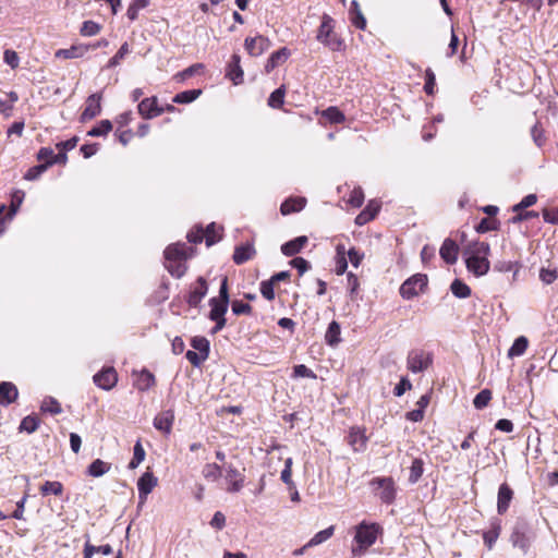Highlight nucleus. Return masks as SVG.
Wrapping results in <instances>:
<instances>
[{"instance_id":"obj_1","label":"nucleus","mask_w":558,"mask_h":558,"mask_svg":"<svg viewBox=\"0 0 558 558\" xmlns=\"http://www.w3.org/2000/svg\"><path fill=\"white\" fill-rule=\"evenodd\" d=\"M489 254L490 246L487 242L469 243L463 250L466 269L476 277L486 275L490 268Z\"/></svg>"},{"instance_id":"obj_2","label":"nucleus","mask_w":558,"mask_h":558,"mask_svg":"<svg viewBox=\"0 0 558 558\" xmlns=\"http://www.w3.org/2000/svg\"><path fill=\"white\" fill-rule=\"evenodd\" d=\"M383 529L378 523L362 521L355 526L354 545L352 546L353 557L364 555L373 546Z\"/></svg>"},{"instance_id":"obj_3","label":"nucleus","mask_w":558,"mask_h":558,"mask_svg":"<svg viewBox=\"0 0 558 558\" xmlns=\"http://www.w3.org/2000/svg\"><path fill=\"white\" fill-rule=\"evenodd\" d=\"M229 305V292H228V278L223 277L221 280L219 296L211 298L209 300V319L215 322V326L211 329V333H217L226 327V313L228 311Z\"/></svg>"},{"instance_id":"obj_4","label":"nucleus","mask_w":558,"mask_h":558,"mask_svg":"<svg viewBox=\"0 0 558 558\" xmlns=\"http://www.w3.org/2000/svg\"><path fill=\"white\" fill-rule=\"evenodd\" d=\"M189 251H192L191 247L185 244H172L169 245L165 251V266L168 271L177 277L181 278L186 271L185 260L189 257Z\"/></svg>"},{"instance_id":"obj_5","label":"nucleus","mask_w":558,"mask_h":558,"mask_svg":"<svg viewBox=\"0 0 558 558\" xmlns=\"http://www.w3.org/2000/svg\"><path fill=\"white\" fill-rule=\"evenodd\" d=\"M371 485L379 490L377 495L384 504L391 505L395 501L397 488L392 477H376Z\"/></svg>"},{"instance_id":"obj_6","label":"nucleus","mask_w":558,"mask_h":558,"mask_svg":"<svg viewBox=\"0 0 558 558\" xmlns=\"http://www.w3.org/2000/svg\"><path fill=\"white\" fill-rule=\"evenodd\" d=\"M433 363V355L423 350H412L407 357L408 369L412 373L426 371Z\"/></svg>"},{"instance_id":"obj_7","label":"nucleus","mask_w":558,"mask_h":558,"mask_svg":"<svg viewBox=\"0 0 558 558\" xmlns=\"http://www.w3.org/2000/svg\"><path fill=\"white\" fill-rule=\"evenodd\" d=\"M533 538L534 534L525 523H518L510 537L512 545L521 549L523 554L527 553Z\"/></svg>"},{"instance_id":"obj_8","label":"nucleus","mask_w":558,"mask_h":558,"mask_svg":"<svg viewBox=\"0 0 558 558\" xmlns=\"http://www.w3.org/2000/svg\"><path fill=\"white\" fill-rule=\"evenodd\" d=\"M427 284V277L425 275H415L405 280L400 287V294L403 299L410 300L416 296L423 288Z\"/></svg>"},{"instance_id":"obj_9","label":"nucleus","mask_w":558,"mask_h":558,"mask_svg":"<svg viewBox=\"0 0 558 558\" xmlns=\"http://www.w3.org/2000/svg\"><path fill=\"white\" fill-rule=\"evenodd\" d=\"M332 19L328 15H324L322 24L318 29L317 39L329 46L332 50H339L341 47V41L338 39H329L332 33Z\"/></svg>"},{"instance_id":"obj_10","label":"nucleus","mask_w":558,"mask_h":558,"mask_svg":"<svg viewBox=\"0 0 558 558\" xmlns=\"http://www.w3.org/2000/svg\"><path fill=\"white\" fill-rule=\"evenodd\" d=\"M158 478L151 472H145L137 481L138 498L141 507L146 502L147 496L157 486Z\"/></svg>"},{"instance_id":"obj_11","label":"nucleus","mask_w":558,"mask_h":558,"mask_svg":"<svg viewBox=\"0 0 558 558\" xmlns=\"http://www.w3.org/2000/svg\"><path fill=\"white\" fill-rule=\"evenodd\" d=\"M271 46V43L268 38L257 35L255 37H247L244 40V48L247 53L252 57L262 56L265 51H267Z\"/></svg>"},{"instance_id":"obj_12","label":"nucleus","mask_w":558,"mask_h":558,"mask_svg":"<svg viewBox=\"0 0 558 558\" xmlns=\"http://www.w3.org/2000/svg\"><path fill=\"white\" fill-rule=\"evenodd\" d=\"M93 380L99 388L104 390H110L116 386L118 381V375L113 367H106L95 374Z\"/></svg>"},{"instance_id":"obj_13","label":"nucleus","mask_w":558,"mask_h":558,"mask_svg":"<svg viewBox=\"0 0 558 558\" xmlns=\"http://www.w3.org/2000/svg\"><path fill=\"white\" fill-rule=\"evenodd\" d=\"M101 94L96 93L86 99L85 109L81 114V121L85 122L97 117L101 111Z\"/></svg>"},{"instance_id":"obj_14","label":"nucleus","mask_w":558,"mask_h":558,"mask_svg":"<svg viewBox=\"0 0 558 558\" xmlns=\"http://www.w3.org/2000/svg\"><path fill=\"white\" fill-rule=\"evenodd\" d=\"M225 471V478L229 483L227 490L230 493L240 492L244 484V476L232 464L226 465Z\"/></svg>"},{"instance_id":"obj_15","label":"nucleus","mask_w":558,"mask_h":558,"mask_svg":"<svg viewBox=\"0 0 558 558\" xmlns=\"http://www.w3.org/2000/svg\"><path fill=\"white\" fill-rule=\"evenodd\" d=\"M348 444L355 452L364 451L367 444L365 429L361 427H351L348 435Z\"/></svg>"},{"instance_id":"obj_16","label":"nucleus","mask_w":558,"mask_h":558,"mask_svg":"<svg viewBox=\"0 0 558 558\" xmlns=\"http://www.w3.org/2000/svg\"><path fill=\"white\" fill-rule=\"evenodd\" d=\"M440 257L449 265H453L458 260L459 246L450 238L445 239L439 250Z\"/></svg>"},{"instance_id":"obj_17","label":"nucleus","mask_w":558,"mask_h":558,"mask_svg":"<svg viewBox=\"0 0 558 558\" xmlns=\"http://www.w3.org/2000/svg\"><path fill=\"white\" fill-rule=\"evenodd\" d=\"M137 109L138 113L145 119H151L162 113V109L158 108L155 97L143 99Z\"/></svg>"},{"instance_id":"obj_18","label":"nucleus","mask_w":558,"mask_h":558,"mask_svg":"<svg viewBox=\"0 0 558 558\" xmlns=\"http://www.w3.org/2000/svg\"><path fill=\"white\" fill-rule=\"evenodd\" d=\"M174 422V412L172 410H166L160 412L154 418V427L165 434H170Z\"/></svg>"},{"instance_id":"obj_19","label":"nucleus","mask_w":558,"mask_h":558,"mask_svg":"<svg viewBox=\"0 0 558 558\" xmlns=\"http://www.w3.org/2000/svg\"><path fill=\"white\" fill-rule=\"evenodd\" d=\"M207 283L203 277H199L196 281L195 287L192 289L187 296V303L192 307L198 306L204 296L207 294Z\"/></svg>"},{"instance_id":"obj_20","label":"nucleus","mask_w":558,"mask_h":558,"mask_svg":"<svg viewBox=\"0 0 558 558\" xmlns=\"http://www.w3.org/2000/svg\"><path fill=\"white\" fill-rule=\"evenodd\" d=\"M87 45H73L66 49H59L54 52L57 59H77L82 58L88 50Z\"/></svg>"},{"instance_id":"obj_21","label":"nucleus","mask_w":558,"mask_h":558,"mask_svg":"<svg viewBox=\"0 0 558 558\" xmlns=\"http://www.w3.org/2000/svg\"><path fill=\"white\" fill-rule=\"evenodd\" d=\"M19 391L14 384L10 381L0 383V404L9 405L17 399Z\"/></svg>"},{"instance_id":"obj_22","label":"nucleus","mask_w":558,"mask_h":558,"mask_svg":"<svg viewBox=\"0 0 558 558\" xmlns=\"http://www.w3.org/2000/svg\"><path fill=\"white\" fill-rule=\"evenodd\" d=\"M241 58L239 54L234 53L231 57V61L228 65L227 76L235 84H241L243 82V70L240 65Z\"/></svg>"},{"instance_id":"obj_23","label":"nucleus","mask_w":558,"mask_h":558,"mask_svg":"<svg viewBox=\"0 0 558 558\" xmlns=\"http://www.w3.org/2000/svg\"><path fill=\"white\" fill-rule=\"evenodd\" d=\"M513 497V492L508 484L504 483L498 489L497 510L499 514H504L510 505Z\"/></svg>"},{"instance_id":"obj_24","label":"nucleus","mask_w":558,"mask_h":558,"mask_svg":"<svg viewBox=\"0 0 558 558\" xmlns=\"http://www.w3.org/2000/svg\"><path fill=\"white\" fill-rule=\"evenodd\" d=\"M289 56H290V51L286 47L280 48L279 50L272 52L265 64L266 73H270L278 65L286 62L288 60Z\"/></svg>"},{"instance_id":"obj_25","label":"nucleus","mask_w":558,"mask_h":558,"mask_svg":"<svg viewBox=\"0 0 558 558\" xmlns=\"http://www.w3.org/2000/svg\"><path fill=\"white\" fill-rule=\"evenodd\" d=\"M308 239L305 235L298 236L291 241L286 242L281 246V252L286 256H293L301 252V250L307 244Z\"/></svg>"},{"instance_id":"obj_26","label":"nucleus","mask_w":558,"mask_h":558,"mask_svg":"<svg viewBox=\"0 0 558 558\" xmlns=\"http://www.w3.org/2000/svg\"><path fill=\"white\" fill-rule=\"evenodd\" d=\"M306 204V199L304 197H291L286 199L281 206L280 211L282 215H290L292 213H298L304 208Z\"/></svg>"},{"instance_id":"obj_27","label":"nucleus","mask_w":558,"mask_h":558,"mask_svg":"<svg viewBox=\"0 0 558 558\" xmlns=\"http://www.w3.org/2000/svg\"><path fill=\"white\" fill-rule=\"evenodd\" d=\"M255 254V248L252 244L240 245L235 247L233 253V262L236 265L244 264L251 259Z\"/></svg>"},{"instance_id":"obj_28","label":"nucleus","mask_w":558,"mask_h":558,"mask_svg":"<svg viewBox=\"0 0 558 558\" xmlns=\"http://www.w3.org/2000/svg\"><path fill=\"white\" fill-rule=\"evenodd\" d=\"M340 333H341L340 325L336 320H332L329 324L326 335H325L326 342L331 347L337 345L341 341Z\"/></svg>"},{"instance_id":"obj_29","label":"nucleus","mask_w":558,"mask_h":558,"mask_svg":"<svg viewBox=\"0 0 558 558\" xmlns=\"http://www.w3.org/2000/svg\"><path fill=\"white\" fill-rule=\"evenodd\" d=\"M350 15H351V22L355 27H357L360 29L365 28L366 20L364 17V15L362 14V12L360 10L359 2L356 0H353L351 2Z\"/></svg>"},{"instance_id":"obj_30","label":"nucleus","mask_w":558,"mask_h":558,"mask_svg":"<svg viewBox=\"0 0 558 558\" xmlns=\"http://www.w3.org/2000/svg\"><path fill=\"white\" fill-rule=\"evenodd\" d=\"M110 468V463L96 459L89 464L87 473L93 477H99L109 472Z\"/></svg>"},{"instance_id":"obj_31","label":"nucleus","mask_w":558,"mask_h":558,"mask_svg":"<svg viewBox=\"0 0 558 558\" xmlns=\"http://www.w3.org/2000/svg\"><path fill=\"white\" fill-rule=\"evenodd\" d=\"M222 468L216 463H206L202 469V475L205 480L215 482L220 478Z\"/></svg>"},{"instance_id":"obj_32","label":"nucleus","mask_w":558,"mask_h":558,"mask_svg":"<svg viewBox=\"0 0 558 558\" xmlns=\"http://www.w3.org/2000/svg\"><path fill=\"white\" fill-rule=\"evenodd\" d=\"M40 410L52 415L62 413L61 404L53 397H46L41 402Z\"/></svg>"},{"instance_id":"obj_33","label":"nucleus","mask_w":558,"mask_h":558,"mask_svg":"<svg viewBox=\"0 0 558 558\" xmlns=\"http://www.w3.org/2000/svg\"><path fill=\"white\" fill-rule=\"evenodd\" d=\"M112 551V547L108 544L94 546L87 542L84 546V558H92L94 554L110 555Z\"/></svg>"},{"instance_id":"obj_34","label":"nucleus","mask_w":558,"mask_h":558,"mask_svg":"<svg viewBox=\"0 0 558 558\" xmlns=\"http://www.w3.org/2000/svg\"><path fill=\"white\" fill-rule=\"evenodd\" d=\"M450 290L452 294L459 299H465L471 295L470 287L459 279L452 281Z\"/></svg>"},{"instance_id":"obj_35","label":"nucleus","mask_w":558,"mask_h":558,"mask_svg":"<svg viewBox=\"0 0 558 558\" xmlns=\"http://www.w3.org/2000/svg\"><path fill=\"white\" fill-rule=\"evenodd\" d=\"M527 345H529V341H527V339L524 336L518 337L514 340V342L511 345V348L509 349L508 356L512 357V356H520V355H522L526 351Z\"/></svg>"},{"instance_id":"obj_36","label":"nucleus","mask_w":558,"mask_h":558,"mask_svg":"<svg viewBox=\"0 0 558 558\" xmlns=\"http://www.w3.org/2000/svg\"><path fill=\"white\" fill-rule=\"evenodd\" d=\"M202 94L201 89H189L177 94L173 98V102L177 104H190L198 98Z\"/></svg>"},{"instance_id":"obj_37","label":"nucleus","mask_w":558,"mask_h":558,"mask_svg":"<svg viewBox=\"0 0 558 558\" xmlns=\"http://www.w3.org/2000/svg\"><path fill=\"white\" fill-rule=\"evenodd\" d=\"M333 532H335L333 525H331L323 531H319L307 542V546L314 547V546H317V545L326 542L333 535Z\"/></svg>"},{"instance_id":"obj_38","label":"nucleus","mask_w":558,"mask_h":558,"mask_svg":"<svg viewBox=\"0 0 558 558\" xmlns=\"http://www.w3.org/2000/svg\"><path fill=\"white\" fill-rule=\"evenodd\" d=\"M145 450L140 440L136 441L133 449V458L129 463V469H136L145 459Z\"/></svg>"},{"instance_id":"obj_39","label":"nucleus","mask_w":558,"mask_h":558,"mask_svg":"<svg viewBox=\"0 0 558 558\" xmlns=\"http://www.w3.org/2000/svg\"><path fill=\"white\" fill-rule=\"evenodd\" d=\"M136 385L142 391L148 390L155 385V376L150 372L144 369L141 372Z\"/></svg>"},{"instance_id":"obj_40","label":"nucleus","mask_w":558,"mask_h":558,"mask_svg":"<svg viewBox=\"0 0 558 558\" xmlns=\"http://www.w3.org/2000/svg\"><path fill=\"white\" fill-rule=\"evenodd\" d=\"M191 345L199 354H203L205 356L209 355L210 343L207 338L199 336L194 337L191 341Z\"/></svg>"},{"instance_id":"obj_41","label":"nucleus","mask_w":558,"mask_h":558,"mask_svg":"<svg viewBox=\"0 0 558 558\" xmlns=\"http://www.w3.org/2000/svg\"><path fill=\"white\" fill-rule=\"evenodd\" d=\"M424 463L422 461V459H414L412 461V465L410 468V475H409V482L411 484H415L418 482V480L421 478L422 474H423V471H424Z\"/></svg>"},{"instance_id":"obj_42","label":"nucleus","mask_w":558,"mask_h":558,"mask_svg":"<svg viewBox=\"0 0 558 558\" xmlns=\"http://www.w3.org/2000/svg\"><path fill=\"white\" fill-rule=\"evenodd\" d=\"M62 490H63V486L58 481H52V482L47 481L40 487V492L44 496L49 495V494L59 496L62 494Z\"/></svg>"},{"instance_id":"obj_43","label":"nucleus","mask_w":558,"mask_h":558,"mask_svg":"<svg viewBox=\"0 0 558 558\" xmlns=\"http://www.w3.org/2000/svg\"><path fill=\"white\" fill-rule=\"evenodd\" d=\"M323 117L330 123L338 124L344 121V114L337 107H329L323 112Z\"/></svg>"},{"instance_id":"obj_44","label":"nucleus","mask_w":558,"mask_h":558,"mask_svg":"<svg viewBox=\"0 0 558 558\" xmlns=\"http://www.w3.org/2000/svg\"><path fill=\"white\" fill-rule=\"evenodd\" d=\"M492 400V391L489 389L481 390L474 398L473 404L477 410H482L488 405Z\"/></svg>"},{"instance_id":"obj_45","label":"nucleus","mask_w":558,"mask_h":558,"mask_svg":"<svg viewBox=\"0 0 558 558\" xmlns=\"http://www.w3.org/2000/svg\"><path fill=\"white\" fill-rule=\"evenodd\" d=\"M284 95H286V89L283 86L275 89L268 98V105L271 108H276V109L280 108L284 102Z\"/></svg>"},{"instance_id":"obj_46","label":"nucleus","mask_w":558,"mask_h":558,"mask_svg":"<svg viewBox=\"0 0 558 558\" xmlns=\"http://www.w3.org/2000/svg\"><path fill=\"white\" fill-rule=\"evenodd\" d=\"M520 267L521 266L518 262L511 260H498L494 265V269L498 272H508L514 270V276L518 274Z\"/></svg>"},{"instance_id":"obj_47","label":"nucleus","mask_w":558,"mask_h":558,"mask_svg":"<svg viewBox=\"0 0 558 558\" xmlns=\"http://www.w3.org/2000/svg\"><path fill=\"white\" fill-rule=\"evenodd\" d=\"M205 241L207 246H211L220 240V234L215 222H211L204 229Z\"/></svg>"},{"instance_id":"obj_48","label":"nucleus","mask_w":558,"mask_h":558,"mask_svg":"<svg viewBox=\"0 0 558 558\" xmlns=\"http://www.w3.org/2000/svg\"><path fill=\"white\" fill-rule=\"evenodd\" d=\"M39 426V420L36 416H25L21 424H20V430L21 432H27L28 434L34 433Z\"/></svg>"},{"instance_id":"obj_49","label":"nucleus","mask_w":558,"mask_h":558,"mask_svg":"<svg viewBox=\"0 0 558 558\" xmlns=\"http://www.w3.org/2000/svg\"><path fill=\"white\" fill-rule=\"evenodd\" d=\"M112 130V124L109 120H102L99 125L90 129L87 132L88 136H104Z\"/></svg>"},{"instance_id":"obj_50","label":"nucleus","mask_w":558,"mask_h":558,"mask_svg":"<svg viewBox=\"0 0 558 558\" xmlns=\"http://www.w3.org/2000/svg\"><path fill=\"white\" fill-rule=\"evenodd\" d=\"M130 53V47L128 43H124L118 52L108 61L107 68H114L120 64L121 60Z\"/></svg>"},{"instance_id":"obj_51","label":"nucleus","mask_w":558,"mask_h":558,"mask_svg":"<svg viewBox=\"0 0 558 558\" xmlns=\"http://www.w3.org/2000/svg\"><path fill=\"white\" fill-rule=\"evenodd\" d=\"M100 25L94 21H85L80 29L83 36H95L100 32Z\"/></svg>"},{"instance_id":"obj_52","label":"nucleus","mask_w":558,"mask_h":558,"mask_svg":"<svg viewBox=\"0 0 558 558\" xmlns=\"http://www.w3.org/2000/svg\"><path fill=\"white\" fill-rule=\"evenodd\" d=\"M436 85V76L432 69H426L425 71V85L424 92L427 95H434Z\"/></svg>"},{"instance_id":"obj_53","label":"nucleus","mask_w":558,"mask_h":558,"mask_svg":"<svg viewBox=\"0 0 558 558\" xmlns=\"http://www.w3.org/2000/svg\"><path fill=\"white\" fill-rule=\"evenodd\" d=\"M379 208H380V205H375L374 206V211H361L356 218H355V222L360 226L362 225H365L367 223L368 221H371L372 219L375 218V216L377 215V213L379 211Z\"/></svg>"},{"instance_id":"obj_54","label":"nucleus","mask_w":558,"mask_h":558,"mask_svg":"<svg viewBox=\"0 0 558 558\" xmlns=\"http://www.w3.org/2000/svg\"><path fill=\"white\" fill-rule=\"evenodd\" d=\"M348 202L353 207H361L364 202L363 190L361 187L353 189V191L350 193Z\"/></svg>"},{"instance_id":"obj_55","label":"nucleus","mask_w":558,"mask_h":558,"mask_svg":"<svg viewBox=\"0 0 558 558\" xmlns=\"http://www.w3.org/2000/svg\"><path fill=\"white\" fill-rule=\"evenodd\" d=\"M293 377H296V378L298 377H306V378H312V379L317 378L316 374L304 364H299V365L294 366Z\"/></svg>"},{"instance_id":"obj_56","label":"nucleus","mask_w":558,"mask_h":558,"mask_svg":"<svg viewBox=\"0 0 558 558\" xmlns=\"http://www.w3.org/2000/svg\"><path fill=\"white\" fill-rule=\"evenodd\" d=\"M537 201V197L535 194H529L526 195L525 197L522 198V201L518 204H515L513 207H512V210L513 211H521L525 208H529L531 206H533Z\"/></svg>"},{"instance_id":"obj_57","label":"nucleus","mask_w":558,"mask_h":558,"mask_svg":"<svg viewBox=\"0 0 558 558\" xmlns=\"http://www.w3.org/2000/svg\"><path fill=\"white\" fill-rule=\"evenodd\" d=\"M232 312L234 315H243V314H251L252 307L250 304L244 303L240 300H234L232 302Z\"/></svg>"},{"instance_id":"obj_58","label":"nucleus","mask_w":558,"mask_h":558,"mask_svg":"<svg viewBox=\"0 0 558 558\" xmlns=\"http://www.w3.org/2000/svg\"><path fill=\"white\" fill-rule=\"evenodd\" d=\"M185 357L187 361L195 367H199L203 362H205L208 356H205L203 354H199L196 351L189 350L185 354Z\"/></svg>"},{"instance_id":"obj_59","label":"nucleus","mask_w":558,"mask_h":558,"mask_svg":"<svg viewBox=\"0 0 558 558\" xmlns=\"http://www.w3.org/2000/svg\"><path fill=\"white\" fill-rule=\"evenodd\" d=\"M531 135H532V138L534 141V143L538 146V147H542L545 143V136H544V132H543V129L539 126L538 123H535L532 129H531Z\"/></svg>"},{"instance_id":"obj_60","label":"nucleus","mask_w":558,"mask_h":558,"mask_svg":"<svg viewBox=\"0 0 558 558\" xmlns=\"http://www.w3.org/2000/svg\"><path fill=\"white\" fill-rule=\"evenodd\" d=\"M515 213H517V215L513 216L512 218H510V220H509V222L512 225H517V223L527 220L530 218L538 217V213H536L534 210H529V211H524V213H522V210H521V211H515Z\"/></svg>"},{"instance_id":"obj_61","label":"nucleus","mask_w":558,"mask_h":558,"mask_svg":"<svg viewBox=\"0 0 558 558\" xmlns=\"http://www.w3.org/2000/svg\"><path fill=\"white\" fill-rule=\"evenodd\" d=\"M274 286L275 283L270 280L263 281L260 283V293L268 301H272L275 299Z\"/></svg>"},{"instance_id":"obj_62","label":"nucleus","mask_w":558,"mask_h":558,"mask_svg":"<svg viewBox=\"0 0 558 558\" xmlns=\"http://www.w3.org/2000/svg\"><path fill=\"white\" fill-rule=\"evenodd\" d=\"M291 266L294 267L300 275H303L310 269V263L303 257H295L290 262Z\"/></svg>"},{"instance_id":"obj_63","label":"nucleus","mask_w":558,"mask_h":558,"mask_svg":"<svg viewBox=\"0 0 558 558\" xmlns=\"http://www.w3.org/2000/svg\"><path fill=\"white\" fill-rule=\"evenodd\" d=\"M3 59L7 64H9L12 69L19 66L20 58L17 53L13 50L7 49L3 53Z\"/></svg>"},{"instance_id":"obj_64","label":"nucleus","mask_w":558,"mask_h":558,"mask_svg":"<svg viewBox=\"0 0 558 558\" xmlns=\"http://www.w3.org/2000/svg\"><path fill=\"white\" fill-rule=\"evenodd\" d=\"M542 215H543V219L545 222L551 223V225H558V208H555V209L545 208L542 211Z\"/></svg>"}]
</instances>
